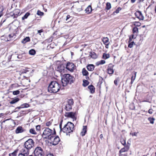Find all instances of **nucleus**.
<instances>
[{
	"mask_svg": "<svg viewBox=\"0 0 156 156\" xmlns=\"http://www.w3.org/2000/svg\"><path fill=\"white\" fill-rule=\"evenodd\" d=\"M61 88V85L56 81L51 82L48 87V90L50 93H56Z\"/></svg>",
	"mask_w": 156,
	"mask_h": 156,
	"instance_id": "obj_1",
	"label": "nucleus"
},
{
	"mask_svg": "<svg viewBox=\"0 0 156 156\" xmlns=\"http://www.w3.org/2000/svg\"><path fill=\"white\" fill-rule=\"evenodd\" d=\"M70 17V16L69 15H68L66 16V20L67 21Z\"/></svg>",
	"mask_w": 156,
	"mask_h": 156,
	"instance_id": "obj_54",
	"label": "nucleus"
},
{
	"mask_svg": "<svg viewBox=\"0 0 156 156\" xmlns=\"http://www.w3.org/2000/svg\"><path fill=\"white\" fill-rule=\"evenodd\" d=\"M73 103V99H70L68 100L67 102V104L70 105H72Z\"/></svg>",
	"mask_w": 156,
	"mask_h": 156,
	"instance_id": "obj_38",
	"label": "nucleus"
},
{
	"mask_svg": "<svg viewBox=\"0 0 156 156\" xmlns=\"http://www.w3.org/2000/svg\"><path fill=\"white\" fill-rule=\"evenodd\" d=\"M55 134V131L54 132L53 131L49 128H47L44 129V131L42 136L44 138H47L51 136H52L53 134Z\"/></svg>",
	"mask_w": 156,
	"mask_h": 156,
	"instance_id": "obj_4",
	"label": "nucleus"
},
{
	"mask_svg": "<svg viewBox=\"0 0 156 156\" xmlns=\"http://www.w3.org/2000/svg\"><path fill=\"white\" fill-rule=\"evenodd\" d=\"M52 122V120H51L46 123V125L47 126H49L51 125Z\"/></svg>",
	"mask_w": 156,
	"mask_h": 156,
	"instance_id": "obj_43",
	"label": "nucleus"
},
{
	"mask_svg": "<svg viewBox=\"0 0 156 156\" xmlns=\"http://www.w3.org/2000/svg\"><path fill=\"white\" fill-rule=\"evenodd\" d=\"M65 66L64 65L60 64L56 68L57 71L61 73H63L64 71Z\"/></svg>",
	"mask_w": 156,
	"mask_h": 156,
	"instance_id": "obj_11",
	"label": "nucleus"
},
{
	"mask_svg": "<svg viewBox=\"0 0 156 156\" xmlns=\"http://www.w3.org/2000/svg\"><path fill=\"white\" fill-rule=\"evenodd\" d=\"M88 88L91 93H93L94 92L95 88L93 86L90 85L88 87Z\"/></svg>",
	"mask_w": 156,
	"mask_h": 156,
	"instance_id": "obj_22",
	"label": "nucleus"
},
{
	"mask_svg": "<svg viewBox=\"0 0 156 156\" xmlns=\"http://www.w3.org/2000/svg\"><path fill=\"white\" fill-rule=\"evenodd\" d=\"M153 112V110L152 109H150L148 111V113L150 114H152Z\"/></svg>",
	"mask_w": 156,
	"mask_h": 156,
	"instance_id": "obj_52",
	"label": "nucleus"
},
{
	"mask_svg": "<svg viewBox=\"0 0 156 156\" xmlns=\"http://www.w3.org/2000/svg\"><path fill=\"white\" fill-rule=\"evenodd\" d=\"M37 14L38 16H42L44 15V13L41 12L39 10H38L37 12Z\"/></svg>",
	"mask_w": 156,
	"mask_h": 156,
	"instance_id": "obj_40",
	"label": "nucleus"
},
{
	"mask_svg": "<svg viewBox=\"0 0 156 156\" xmlns=\"http://www.w3.org/2000/svg\"><path fill=\"white\" fill-rule=\"evenodd\" d=\"M129 146L128 145H126L124 147L122 148L119 151V156H122L124 155L125 156H127V154H124V153L127 151L129 149Z\"/></svg>",
	"mask_w": 156,
	"mask_h": 156,
	"instance_id": "obj_8",
	"label": "nucleus"
},
{
	"mask_svg": "<svg viewBox=\"0 0 156 156\" xmlns=\"http://www.w3.org/2000/svg\"><path fill=\"white\" fill-rule=\"evenodd\" d=\"M89 82L86 80H83V85L84 87H86L89 84Z\"/></svg>",
	"mask_w": 156,
	"mask_h": 156,
	"instance_id": "obj_30",
	"label": "nucleus"
},
{
	"mask_svg": "<svg viewBox=\"0 0 156 156\" xmlns=\"http://www.w3.org/2000/svg\"><path fill=\"white\" fill-rule=\"evenodd\" d=\"M135 15L140 20H143L144 19V17L143 16L141 12L140 11H136L135 13Z\"/></svg>",
	"mask_w": 156,
	"mask_h": 156,
	"instance_id": "obj_13",
	"label": "nucleus"
},
{
	"mask_svg": "<svg viewBox=\"0 0 156 156\" xmlns=\"http://www.w3.org/2000/svg\"><path fill=\"white\" fill-rule=\"evenodd\" d=\"M136 0H131V2L132 3H134Z\"/></svg>",
	"mask_w": 156,
	"mask_h": 156,
	"instance_id": "obj_57",
	"label": "nucleus"
},
{
	"mask_svg": "<svg viewBox=\"0 0 156 156\" xmlns=\"http://www.w3.org/2000/svg\"><path fill=\"white\" fill-rule=\"evenodd\" d=\"M120 140L121 144L125 146V145L126 144V140L123 139H121Z\"/></svg>",
	"mask_w": 156,
	"mask_h": 156,
	"instance_id": "obj_42",
	"label": "nucleus"
},
{
	"mask_svg": "<svg viewBox=\"0 0 156 156\" xmlns=\"http://www.w3.org/2000/svg\"><path fill=\"white\" fill-rule=\"evenodd\" d=\"M109 44H107V45H106L105 47L106 48H108V46Z\"/></svg>",
	"mask_w": 156,
	"mask_h": 156,
	"instance_id": "obj_59",
	"label": "nucleus"
},
{
	"mask_svg": "<svg viewBox=\"0 0 156 156\" xmlns=\"http://www.w3.org/2000/svg\"><path fill=\"white\" fill-rule=\"evenodd\" d=\"M74 77L69 74H65L62 78L61 82L63 86H66L69 83L71 84L73 82Z\"/></svg>",
	"mask_w": 156,
	"mask_h": 156,
	"instance_id": "obj_3",
	"label": "nucleus"
},
{
	"mask_svg": "<svg viewBox=\"0 0 156 156\" xmlns=\"http://www.w3.org/2000/svg\"><path fill=\"white\" fill-rule=\"evenodd\" d=\"M134 44V42L132 41L128 45V47L130 48H132L133 47V45Z\"/></svg>",
	"mask_w": 156,
	"mask_h": 156,
	"instance_id": "obj_45",
	"label": "nucleus"
},
{
	"mask_svg": "<svg viewBox=\"0 0 156 156\" xmlns=\"http://www.w3.org/2000/svg\"><path fill=\"white\" fill-rule=\"evenodd\" d=\"M132 38H133V35L132 36Z\"/></svg>",
	"mask_w": 156,
	"mask_h": 156,
	"instance_id": "obj_62",
	"label": "nucleus"
},
{
	"mask_svg": "<svg viewBox=\"0 0 156 156\" xmlns=\"http://www.w3.org/2000/svg\"><path fill=\"white\" fill-rule=\"evenodd\" d=\"M148 120L150 121V123L151 124H153L154 123V118H148Z\"/></svg>",
	"mask_w": 156,
	"mask_h": 156,
	"instance_id": "obj_37",
	"label": "nucleus"
},
{
	"mask_svg": "<svg viewBox=\"0 0 156 156\" xmlns=\"http://www.w3.org/2000/svg\"><path fill=\"white\" fill-rule=\"evenodd\" d=\"M94 68V66L93 64H89L87 66V70L89 71H92Z\"/></svg>",
	"mask_w": 156,
	"mask_h": 156,
	"instance_id": "obj_16",
	"label": "nucleus"
},
{
	"mask_svg": "<svg viewBox=\"0 0 156 156\" xmlns=\"http://www.w3.org/2000/svg\"><path fill=\"white\" fill-rule=\"evenodd\" d=\"M133 33H137L138 32V29L136 27H134L133 30Z\"/></svg>",
	"mask_w": 156,
	"mask_h": 156,
	"instance_id": "obj_41",
	"label": "nucleus"
},
{
	"mask_svg": "<svg viewBox=\"0 0 156 156\" xmlns=\"http://www.w3.org/2000/svg\"><path fill=\"white\" fill-rule=\"evenodd\" d=\"M143 156H147V155H144Z\"/></svg>",
	"mask_w": 156,
	"mask_h": 156,
	"instance_id": "obj_64",
	"label": "nucleus"
},
{
	"mask_svg": "<svg viewBox=\"0 0 156 156\" xmlns=\"http://www.w3.org/2000/svg\"><path fill=\"white\" fill-rule=\"evenodd\" d=\"M89 55L93 59H95L97 58V55L96 53L93 51L90 52Z\"/></svg>",
	"mask_w": 156,
	"mask_h": 156,
	"instance_id": "obj_17",
	"label": "nucleus"
},
{
	"mask_svg": "<svg viewBox=\"0 0 156 156\" xmlns=\"http://www.w3.org/2000/svg\"><path fill=\"white\" fill-rule=\"evenodd\" d=\"M103 57L104 59H107L109 57V55L108 54L104 53L103 54Z\"/></svg>",
	"mask_w": 156,
	"mask_h": 156,
	"instance_id": "obj_35",
	"label": "nucleus"
},
{
	"mask_svg": "<svg viewBox=\"0 0 156 156\" xmlns=\"http://www.w3.org/2000/svg\"><path fill=\"white\" fill-rule=\"evenodd\" d=\"M29 107V105L27 103H25L23 105H22L21 107H19V108H27Z\"/></svg>",
	"mask_w": 156,
	"mask_h": 156,
	"instance_id": "obj_31",
	"label": "nucleus"
},
{
	"mask_svg": "<svg viewBox=\"0 0 156 156\" xmlns=\"http://www.w3.org/2000/svg\"><path fill=\"white\" fill-rule=\"evenodd\" d=\"M105 62V61L104 60H101L97 63V65H102L104 64Z\"/></svg>",
	"mask_w": 156,
	"mask_h": 156,
	"instance_id": "obj_32",
	"label": "nucleus"
},
{
	"mask_svg": "<svg viewBox=\"0 0 156 156\" xmlns=\"http://www.w3.org/2000/svg\"><path fill=\"white\" fill-rule=\"evenodd\" d=\"M133 79H134V78H133V76H132L131 77V80H133Z\"/></svg>",
	"mask_w": 156,
	"mask_h": 156,
	"instance_id": "obj_60",
	"label": "nucleus"
},
{
	"mask_svg": "<svg viewBox=\"0 0 156 156\" xmlns=\"http://www.w3.org/2000/svg\"><path fill=\"white\" fill-rule=\"evenodd\" d=\"M20 93V91L18 90L14 91L13 92V94L14 95H17Z\"/></svg>",
	"mask_w": 156,
	"mask_h": 156,
	"instance_id": "obj_48",
	"label": "nucleus"
},
{
	"mask_svg": "<svg viewBox=\"0 0 156 156\" xmlns=\"http://www.w3.org/2000/svg\"><path fill=\"white\" fill-rule=\"evenodd\" d=\"M133 24L136 26L139 27L141 25V23L139 22H134L133 23Z\"/></svg>",
	"mask_w": 156,
	"mask_h": 156,
	"instance_id": "obj_39",
	"label": "nucleus"
},
{
	"mask_svg": "<svg viewBox=\"0 0 156 156\" xmlns=\"http://www.w3.org/2000/svg\"><path fill=\"white\" fill-rule=\"evenodd\" d=\"M111 4L109 2H107L106 4V9L107 10H109L111 8Z\"/></svg>",
	"mask_w": 156,
	"mask_h": 156,
	"instance_id": "obj_34",
	"label": "nucleus"
},
{
	"mask_svg": "<svg viewBox=\"0 0 156 156\" xmlns=\"http://www.w3.org/2000/svg\"><path fill=\"white\" fill-rule=\"evenodd\" d=\"M25 130L21 126L17 127L15 130V133L16 134L21 133L25 131Z\"/></svg>",
	"mask_w": 156,
	"mask_h": 156,
	"instance_id": "obj_15",
	"label": "nucleus"
},
{
	"mask_svg": "<svg viewBox=\"0 0 156 156\" xmlns=\"http://www.w3.org/2000/svg\"><path fill=\"white\" fill-rule=\"evenodd\" d=\"M144 0H140V2H143V1H144Z\"/></svg>",
	"mask_w": 156,
	"mask_h": 156,
	"instance_id": "obj_61",
	"label": "nucleus"
},
{
	"mask_svg": "<svg viewBox=\"0 0 156 156\" xmlns=\"http://www.w3.org/2000/svg\"><path fill=\"white\" fill-rule=\"evenodd\" d=\"M3 9L2 7H0V17L3 15Z\"/></svg>",
	"mask_w": 156,
	"mask_h": 156,
	"instance_id": "obj_46",
	"label": "nucleus"
},
{
	"mask_svg": "<svg viewBox=\"0 0 156 156\" xmlns=\"http://www.w3.org/2000/svg\"><path fill=\"white\" fill-rule=\"evenodd\" d=\"M30 13L27 12L25 15L22 17V19L23 20H24L25 19H26L30 15Z\"/></svg>",
	"mask_w": 156,
	"mask_h": 156,
	"instance_id": "obj_25",
	"label": "nucleus"
},
{
	"mask_svg": "<svg viewBox=\"0 0 156 156\" xmlns=\"http://www.w3.org/2000/svg\"><path fill=\"white\" fill-rule=\"evenodd\" d=\"M114 66H112V64H109L107 69L108 73L109 74H112L114 73V70L113 67Z\"/></svg>",
	"mask_w": 156,
	"mask_h": 156,
	"instance_id": "obj_14",
	"label": "nucleus"
},
{
	"mask_svg": "<svg viewBox=\"0 0 156 156\" xmlns=\"http://www.w3.org/2000/svg\"><path fill=\"white\" fill-rule=\"evenodd\" d=\"M82 74L83 76H87L88 75V73L85 68H83L82 70Z\"/></svg>",
	"mask_w": 156,
	"mask_h": 156,
	"instance_id": "obj_23",
	"label": "nucleus"
},
{
	"mask_svg": "<svg viewBox=\"0 0 156 156\" xmlns=\"http://www.w3.org/2000/svg\"><path fill=\"white\" fill-rule=\"evenodd\" d=\"M34 156H44V152L43 149L40 147H36L34 152Z\"/></svg>",
	"mask_w": 156,
	"mask_h": 156,
	"instance_id": "obj_7",
	"label": "nucleus"
},
{
	"mask_svg": "<svg viewBox=\"0 0 156 156\" xmlns=\"http://www.w3.org/2000/svg\"><path fill=\"white\" fill-rule=\"evenodd\" d=\"M103 43L107 45V44H109V39L107 37H104L102 40Z\"/></svg>",
	"mask_w": 156,
	"mask_h": 156,
	"instance_id": "obj_21",
	"label": "nucleus"
},
{
	"mask_svg": "<svg viewBox=\"0 0 156 156\" xmlns=\"http://www.w3.org/2000/svg\"><path fill=\"white\" fill-rule=\"evenodd\" d=\"M4 115V114L3 113H0V117H1L2 116Z\"/></svg>",
	"mask_w": 156,
	"mask_h": 156,
	"instance_id": "obj_56",
	"label": "nucleus"
},
{
	"mask_svg": "<svg viewBox=\"0 0 156 156\" xmlns=\"http://www.w3.org/2000/svg\"><path fill=\"white\" fill-rule=\"evenodd\" d=\"M28 68H26L25 69H24L21 70V73H27L29 74V73H31L30 71H29L28 70Z\"/></svg>",
	"mask_w": 156,
	"mask_h": 156,
	"instance_id": "obj_20",
	"label": "nucleus"
},
{
	"mask_svg": "<svg viewBox=\"0 0 156 156\" xmlns=\"http://www.w3.org/2000/svg\"><path fill=\"white\" fill-rule=\"evenodd\" d=\"M43 31V30H41L38 31V33H39L41 35L40 33L42 32Z\"/></svg>",
	"mask_w": 156,
	"mask_h": 156,
	"instance_id": "obj_55",
	"label": "nucleus"
},
{
	"mask_svg": "<svg viewBox=\"0 0 156 156\" xmlns=\"http://www.w3.org/2000/svg\"><path fill=\"white\" fill-rule=\"evenodd\" d=\"M72 105L67 104L65 106V109L66 111H69L70 110L72 109Z\"/></svg>",
	"mask_w": 156,
	"mask_h": 156,
	"instance_id": "obj_26",
	"label": "nucleus"
},
{
	"mask_svg": "<svg viewBox=\"0 0 156 156\" xmlns=\"http://www.w3.org/2000/svg\"><path fill=\"white\" fill-rule=\"evenodd\" d=\"M138 133V132L136 133L134 132L133 133H130V134L132 136H137V133Z\"/></svg>",
	"mask_w": 156,
	"mask_h": 156,
	"instance_id": "obj_51",
	"label": "nucleus"
},
{
	"mask_svg": "<svg viewBox=\"0 0 156 156\" xmlns=\"http://www.w3.org/2000/svg\"><path fill=\"white\" fill-rule=\"evenodd\" d=\"M21 151V153L19 154L18 156H28L29 154V151L24 148L22 149Z\"/></svg>",
	"mask_w": 156,
	"mask_h": 156,
	"instance_id": "obj_12",
	"label": "nucleus"
},
{
	"mask_svg": "<svg viewBox=\"0 0 156 156\" xmlns=\"http://www.w3.org/2000/svg\"><path fill=\"white\" fill-rule=\"evenodd\" d=\"M61 124H60V127L61 130L63 132L66 133L67 135H68V133L73 132L74 129V124L70 122H68L62 129L61 128Z\"/></svg>",
	"mask_w": 156,
	"mask_h": 156,
	"instance_id": "obj_2",
	"label": "nucleus"
},
{
	"mask_svg": "<svg viewBox=\"0 0 156 156\" xmlns=\"http://www.w3.org/2000/svg\"><path fill=\"white\" fill-rule=\"evenodd\" d=\"M65 116L66 117L72 119L73 121L76 120V114L75 112H66L65 113Z\"/></svg>",
	"mask_w": 156,
	"mask_h": 156,
	"instance_id": "obj_9",
	"label": "nucleus"
},
{
	"mask_svg": "<svg viewBox=\"0 0 156 156\" xmlns=\"http://www.w3.org/2000/svg\"><path fill=\"white\" fill-rule=\"evenodd\" d=\"M29 54L32 55H34L35 54V51L34 49H31L29 51Z\"/></svg>",
	"mask_w": 156,
	"mask_h": 156,
	"instance_id": "obj_33",
	"label": "nucleus"
},
{
	"mask_svg": "<svg viewBox=\"0 0 156 156\" xmlns=\"http://www.w3.org/2000/svg\"><path fill=\"white\" fill-rule=\"evenodd\" d=\"M121 9L118 8L115 11V12L116 13H117L119 12V11Z\"/></svg>",
	"mask_w": 156,
	"mask_h": 156,
	"instance_id": "obj_53",
	"label": "nucleus"
},
{
	"mask_svg": "<svg viewBox=\"0 0 156 156\" xmlns=\"http://www.w3.org/2000/svg\"><path fill=\"white\" fill-rule=\"evenodd\" d=\"M92 11V9L91 5H89L85 10L86 12L87 13H90Z\"/></svg>",
	"mask_w": 156,
	"mask_h": 156,
	"instance_id": "obj_18",
	"label": "nucleus"
},
{
	"mask_svg": "<svg viewBox=\"0 0 156 156\" xmlns=\"http://www.w3.org/2000/svg\"><path fill=\"white\" fill-rule=\"evenodd\" d=\"M18 150H16L13 152L9 154V156H16V153Z\"/></svg>",
	"mask_w": 156,
	"mask_h": 156,
	"instance_id": "obj_36",
	"label": "nucleus"
},
{
	"mask_svg": "<svg viewBox=\"0 0 156 156\" xmlns=\"http://www.w3.org/2000/svg\"><path fill=\"white\" fill-rule=\"evenodd\" d=\"M119 81V78H116L114 81V83L115 84L116 86L117 85L118 82Z\"/></svg>",
	"mask_w": 156,
	"mask_h": 156,
	"instance_id": "obj_44",
	"label": "nucleus"
},
{
	"mask_svg": "<svg viewBox=\"0 0 156 156\" xmlns=\"http://www.w3.org/2000/svg\"><path fill=\"white\" fill-rule=\"evenodd\" d=\"M19 100V99L17 98L10 101V103L11 104H13L18 102Z\"/></svg>",
	"mask_w": 156,
	"mask_h": 156,
	"instance_id": "obj_28",
	"label": "nucleus"
},
{
	"mask_svg": "<svg viewBox=\"0 0 156 156\" xmlns=\"http://www.w3.org/2000/svg\"><path fill=\"white\" fill-rule=\"evenodd\" d=\"M36 129L37 131H39L41 129V126L40 125H37L36 126Z\"/></svg>",
	"mask_w": 156,
	"mask_h": 156,
	"instance_id": "obj_49",
	"label": "nucleus"
},
{
	"mask_svg": "<svg viewBox=\"0 0 156 156\" xmlns=\"http://www.w3.org/2000/svg\"><path fill=\"white\" fill-rule=\"evenodd\" d=\"M66 68L71 72H73L75 69V66L73 63L68 62L66 65Z\"/></svg>",
	"mask_w": 156,
	"mask_h": 156,
	"instance_id": "obj_10",
	"label": "nucleus"
},
{
	"mask_svg": "<svg viewBox=\"0 0 156 156\" xmlns=\"http://www.w3.org/2000/svg\"><path fill=\"white\" fill-rule=\"evenodd\" d=\"M100 138L101 139L103 137V135L102 134H101L100 136Z\"/></svg>",
	"mask_w": 156,
	"mask_h": 156,
	"instance_id": "obj_58",
	"label": "nucleus"
},
{
	"mask_svg": "<svg viewBox=\"0 0 156 156\" xmlns=\"http://www.w3.org/2000/svg\"><path fill=\"white\" fill-rule=\"evenodd\" d=\"M29 132L30 133L32 134L36 135L37 134V133L34 129L31 128L29 130Z\"/></svg>",
	"mask_w": 156,
	"mask_h": 156,
	"instance_id": "obj_29",
	"label": "nucleus"
},
{
	"mask_svg": "<svg viewBox=\"0 0 156 156\" xmlns=\"http://www.w3.org/2000/svg\"><path fill=\"white\" fill-rule=\"evenodd\" d=\"M55 134H53L49 137V140L51 144L53 145H56L58 144L60 140L58 136H55Z\"/></svg>",
	"mask_w": 156,
	"mask_h": 156,
	"instance_id": "obj_6",
	"label": "nucleus"
},
{
	"mask_svg": "<svg viewBox=\"0 0 156 156\" xmlns=\"http://www.w3.org/2000/svg\"><path fill=\"white\" fill-rule=\"evenodd\" d=\"M87 132V126H83L82 131L81 132V134L83 136L85 135Z\"/></svg>",
	"mask_w": 156,
	"mask_h": 156,
	"instance_id": "obj_19",
	"label": "nucleus"
},
{
	"mask_svg": "<svg viewBox=\"0 0 156 156\" xmlns=\"http://www.w3.org/2000/svg\"><path fill=\"white\" fill-rule=\"evenodd\" d=\"M129 40H130V41L131 40V37L129 38Z\"/></svg>",
	"mask_w": 156,
	"mask_h": 156,
	"instance_id": "obj_63",
	"label": "nucleus"
},
{
	"mask_svg": "<svg viewBox=\"0 0 156 156\" xmlns=\"http://www.w3.org/2000/svg\"><path fill=\"white\" fill-rule=\"evenodd\" d=\"M20 13V10L19 9H16L14 11V15L17 16Z\"/></svg>",
	"mask_w": 156,
	"mask_h": 156,
	"instance_id": "obj_27",
	"label": "nucleus"
},
{
	"mask_svg": "<svg viewBox=\"0 0 156 156\" xmlns=\"http://www.w3.org/2000/svg\"><path fill=\"white\" fill-rule=\"evenodd\" d=\"M136 73H137L136 72H135V73H134V75H135L134 77V79H133V80H131V84L133 83L134 80L135 79V78H136Z\"/></svg>",
	"mask_w": 156,
	"mask_h": 156,
	"instance_id": "obj_50",
	"label": "nucleus"
},
{
	"mask_svg": "<svg viewBox=\"0 0 156 156\" xmlns=\"http://www.w3.org/2000/svg\"><path fill=\"white\" fill-rule=\"evenodd\" d=\"M30 41V38L29 37H26L25 38H24L22 41V43L23 44H25L27 42L29 41Z\"/></svg>",
	"mask_w": 156,
	"mask_h": 156,
	"instance_id": "obj_24",
	"label": "nucleus"
},
{
	"mask_svg": "<svg viewBox=\"0 0 156 156\" xmlns=\"http://www.w3.org/2000/svg\"><path fill=\"white\" fill-rule=\"evenodd\" d=\"M34 143L32 139H30L28 140L24 144L25 150H28L29 151V150L34 146Z\"/></svg>",
	"mask_w": 156,
	"mask_h": 156,
	"instance_id": "obj_5",
	"label": "nucleus"
},
{
	"mask_svg": "<svg viewBox=\"0 0 156 156\" xmlns=\"http://www.w3.org/2000/svg\"><path fill=\"white\" fill-rule=\"evenodd\" d=\"M17 57L19 59H22L24 58V57L21 54H20V55H18L17 56Z\"/></svg>",
	"mask_w": 156,
	"mask_h": 156,
	"instance_id": "obj_47",
	"label": "nucleus"
}]
</instances>
